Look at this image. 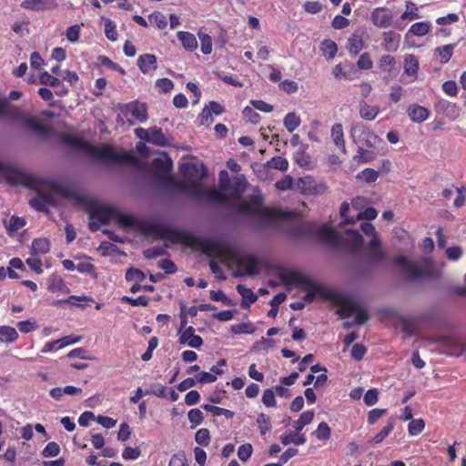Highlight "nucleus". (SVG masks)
<instances>
[{"mask_svg": "<svg viewBox=\"0 0 466 466\" xmlns=\"http://www.w3.org/2000/svg\"><path fill=\"white\" fill-rule=\"evenodd\" d=\"M364 46L363 39L359 34H352L348 41L346 48L352 55L359 54Z\"/></svg>", "mask_w": 466, "mask_h": 466, "instance_id": "c85d7f7f", "label": "nucleus"}, {"mask_svg": "<svg viewBox=\"0 0 466 466\" xmlns=\"http://www.w3.org/2000/svg\"><path fill=\"white\" fill-rule=\"evenodd\" d=\"M149 143L165 147L169 145V139L164 135L160 127H154L150 128Z\"/></svg>", "mask_w": 466, "mask_h": 466, "instance_id": "cd10ccee", "label": "nucleus"}, {"mask_svg": "<svg viewBox=\"0 0 466 466\" xmlns=\"http://www.w3.org/2000/svg\"><path fill=\"white\" fill-rule=\"evenodd\" d=\"M379 114L378 106H372L366 102L360 104V116L362 119L371 121L374 120Z\"/></svg>", "mask_w": 466, "mask_h": 466, "instance_id": "2f4dec72", "label": "nucleus"}, {"mask_svg": "<svg viewBox=\"0 0 466 466\" xmlns=\"http://www.w3.org/2000/svg\"><path fill=\"white\" fill-rule=\"evenodd\" d=\"M203 409L206 410L207 411L214 413L217 416L224 415L228 419H230L234 416V412L232 410L210 404L203 405Z\"/></svg>", "mask_w": 466, "mask_h": 466, "instance_id": "de8ad7c7", "label": "nucleus"}, {"mask_svg": "<svg viewBox=\"0 0 466 466\" xmlns=\"http://www.w3.org/2000/svg\"><path fill=\"white\" fill-rule=\"evenodd\" d=\"M6 103V111L5 116H10L15 119H18L22 121L26 127H28L31 130H34L39 134L42 135H47L49 134V128L46 126H44L38 119L34 117H28V116H22L18 112L12 109L7 102V100H4ZM1 114L0 116H2Z\"/></svg>", "mask_w": 466, "mask_h": 466, "instance_id": "f8f14e48", "label": "nucleus"}, {"mask_svg": "<svg viewBox=\"0 0 466 466\" xmlns=\"http://www.w3.org/2000/svg\"><path fill=\"white\" fill-rule=\"evenodd\" d=\"M346 241L352 250L357 251L362 245V237L358 231L348 230L346 232Z\"/></svg>", "mask_w": 466, "mask_h": 466, "instance_id": "f704fd0d", "label": "nucleus"}, {"mask_svg": "<svg viewBox=\"0 0 466 466\" xmlns=\"http://www.w3.org/2000/svg\"><path fill=\"white\" fill-rule=\"evenodd\" d=\"M280 441L283 445L295 444L302 445L306 442V437L299 431L284 433L280 437Z\"/></svg>", "mask_w": 466, "mask_h": 466, "instance_id": "7c9ffc66", "label": "nucleus"}, {"mask_svg": "<svg viewBox=\"0 0 466 466\" xmlns=\"http://www.w3.org/2000/svg\"><path fill=\"white\" fill-rule=\"evenodd\" d=\"M189 422L192 424V428L200 425L203 421L204 416L199 409H192L187 413Z\"/></svg>", "mask_w": 466, "mask_h": 466, "instance_id": "864d4df0", "label": "nucleus"}, {"mask_svg": "<svg viewBox=\"0 0 466 466\" xmlns=\"http://www.w3.org/2000/svg\"><path fill=\"white\" fill-rule=\"evenodd\" d=\"M81 339L80 337L73 339L71 336L64 337L60 339H56L54 341L46 342L41 350L42 353H48L52 351H56L60 349L65 348L67 345L76 343Z\"/></svg>", "mask_w": 466, "mask_h": 466, "instance_id": "2eb2a0df", "label": "nucleus"}, {"mask_svg": "<svg viewBox=\"0 0 466 466\" xmlns=\"http://www.w3.org/2000/svg\"><path fill=\"white\" fill-rule=\"evenodd\" d=\"M299 186V190L306 195H321L327 189L323 185H316L310 177L300 179Z\"/></svg>", "mask_w": 466, "mask_h": 466, "instance_id": "dca6fc26", "label": "nucleus"}, {"mask_svg": "<svg viewBox=\"0 0 466 466\" xmlns=\"http://www.w3.org/2000/svg\"><path fill=\"white\" fill-rule=\"evenodd\" d=\"M145 278L144 272L137 268H129L126 273V279L127 281L141 282Z\"/></svg>", "mask_w": 466, "mask_h": 466, "instance_id": "052dcab7", "label": "nucleus"}, {"mask_svg": "<svg viewBox=\"0 0 466 466\" xmlns=\"http://www.w3.org/2000/svg\"><path fill=\"white\" fill-rule=\"evenodd\" d=\"M5 181L9 184H23L26 181L24 172L0 164V182Z\"/></svg>", "mask_w": 466, "mask_h": 466, "instance_id": "ddd939ff", "label": "nucleus"}, {"mask_svg": "<svg viewBox=\"0 0 466 466\" xmlns=\"http://www.w3.org/2000/svg\"><path fill=\"white\" fill-rule=\"evenodd\" d=\"M419 69V61L414 55L408 54L404 57V72L408 76H416Z\"/></svg>", "mask_w": 466, "mask_h": 466, "instance_id": "473e14b6", "label": "nucleus"}, {"mask_svg": "<svg viewBox=\"0 0 466 466\" xmlns=\"http://www.w3.org/2000/svg\"><path fill=\"white\" fill-rule=\"evenodd\" d=\"M179 342L183 345H187L194 349H198L203 344V339L200 336L195 334L193 327H187L181 333Z\"/></svg>", "mask_w": 466, "mask_h": 466, "instance_id": "4468645a", "label": "nucleus"}, {"mask_svg": "<svg viewBox=\"0 0 466 466\" xmlns=\"http://www.w3.org/2000/svg\"><path fill=\"white\" fill-rule=\"evenodd\" d=\"M149 21L152 25H156L158 29H165L167 25L166 16L159 13L155 12L149 15Z\"/></svg>", "mask_w": 466, "mask_h": 466, "instance_id": "8fccbe9b", "label": "nucleus"}, {"mask_svg": "<svg viewBox=\"0 0 466 466\" xmlns=\"http://www.w3.org/2000/svg\"><path fill=\"white\" fill-rule=\"evenodd\" d=\"M237 210L240 214L249 217H258L264 220H270L276 216L274 212L261 207L256 201L241 200L238 204Z\"/></svg>", "mask_w": 466, "mask_h": 466, "instance_id": "9d476101", "label": "nucleus"}, {"mask_svg": "<svg viewBox=\"0 0 466 466\" xmlns=\"http://www.w3.org/2000/svg\"><path fill=\"white\" fill-rule=\"evenodd\" d=\"M358 179H363L367 183H372L379 177V172L372 168H365L356 177Z\"/></svg>", "mask_w": 466, "mask_h": 466, "instance_id": "603ef678", "label": "nucleus"}, {"mask_svg": "<svg viewBox=\"0 0 466 466\" xmlns=\"http://www.w3.org/2000/svg\"><path fill=\"white\" fill-rule=\"evenodd\" d=\"M278 275L286 285L305 286L309 289L303 299L305 303L312 302L317 297L321 299L327 298V291L322 286L311 282L306 276L299 272L286 268H279Z\"/></svg>", "mask_w": 466, "mask_h": 466, "instance_id": "20e7f679", "label": "nucleus"}, {"mask_svg": "<svg viewBox=\"0 0 466 466\" xmlns=\"http://www.w3.org/2000/svg\"><path fill=\"white\" fill-rule=\"evenodd\" d=\"M319 236L324 241L333 246H339L341 241L339 234L335 229L327 226H321L319 228Z\"/></svg>", "mask_w": 466, "mask_h": 466, "instance_id": "6ab92c4d", "label": "nucleus"}, {"mask_svg": "<svg viewBox=\"0 0 466 466\" xmlns=\"http://www.w3.org/2000/svg\"><path fill=\"white\" fill-rule=\"evenodd\" d=\"M350 137L358 147V153L363 156L366 149L375 150L379 143L382 142L374 132L362 123L351 126Z\"/></svg>", "mask_w": 466, "mask_h": 466, "instance_id": "39448f33", "label": "nucleus"}, {"mask_svg": "<svg viewBox=\"0 0 466 466\" xmlns=\"http://www.w3.org/2000/svg\"><path fill=\"white\" fill-rule=\"evenodd\" d=\"M337 313L340 316V318H349L352 315H355V320L352 322L346 321L344 322V327L349 328L353 324H363L368 319L369 315L367 311L360 307L358 303L354 301H347L345 302L337 311Z\"/></svg>", "mask_w": 466, "mask_h": 466, "instance_id": "1a4fd4ad", "label": "nucleus"}, {"mask_svg": "<svg viewBox=\"0 0 466 466\" xmlns=\"http://www.w3.org/2000/svg\"><path fill=\"white\" fill-rule=\"evenodd\" d=\"M205 177L204 167H198V173L191 178L190 185L197 186L199 189L198 194H187L196 200L218 204L228 205V192L231 188V182L226 170L219 173L218 188H206L203 187L201 180Z\"/></svg>", "mask_w": 466, "mask_h": 466, "instance_id": "f03ea898", "label": "nucleus"}, {"mask_svg": "<svg viewBox=\"0 0 466 466\" xmlns=\"http://www.w3.org/2000/svg\"><path fill=\"white\" fill-rule=\"evenodd\" d=\"M313 410H306L303 413H301L299 420H297L293 424L295 431L300 432L305 426H307L313 420Z\"/></svg>", "mask_w": 466, "mask_h": 466, "instance_id": "4c0bfd02", "label": "nucleus"}, {"mask_svg": "<svg viewBox=\"0 0 466 466\" xmlns=\"http://www.w3.org/2000/svg\"><path fill=\"white\" fill-rule=\"evenodd\" d=\"M255 329V326L250 322L238 323L231 326V331L235 334H252Z\"/></svg>", "mask_w": 466, "mask_h": 466, "instance_id": "49530a36", "label": "nucleus"}, {"mask_svg": "<svg viewBox=\"0 0 466 466\" xmlns=\"http://www.w3.org/2000/svg\"><path fill=\"white\" fill-rule=\"evenodd\" d=\"M137 66L143 74H147L157 68V57L151 54L142 55L137 59Z\"/></svg>", "mask_w": 466, "mask_h": 466, "instance_id": "4be33fe9", "label": "nucleus"}, {"mask_svg": "<svg viewBox=\"0 0 466 466\" xmlns=\"http://www.w3.org/2000/svg\"><path fill=\"white\" fill-rule=\"evenodd\" d=\"M393 428V421L389 420L387 424L382 428V430L373 437L372 441L374 443H380L390 434Z\"/></svg>", "mask_w": 466, "mask_h": 466, "instance_id": "13d9d810", "label": "nucleus"}, {"mask_svg": "<svg viewBox=\"0 0 466 466\" xmlns=\"http://www.w3.org/2000/svg\"><path fill=\"white\" fill-rule=\"evenodd\" d=\"M267 166L274 169L286 171L289 167V162L282 157H274L267 162Z\"/></svg>", "mask_w": 466, "mask_h": 466, "instance_id": "a18cd8bd", "label": "nucleus"}, {"mask_svg": "<svg viewBox=\"0 0 466 466\" xmlns=\"http://www.w3.org/2000/svg\"><path fill=\"white\" fill-rule=\"evenodd\" d=\"M50 250V243L47 238H36L32 243V253L36 254H46Z\"/></svg>", "mask_w": 466, "mask_h": 466, "instance_id": "ea45409f", "label": "nucleus"}, {"mask_svg": "<svg viewBox=\"0 0 466 466\" xmlns=\"http://www.w3.org/2000/svg\"><path fill=\"white\" fill-rule=\"evenodd\" d=\"M198 37L201 44V52L204 55H209L212 51V40L209 35L205 33H198Z\"/></svg>", "mask_w": 466, "mask_h": 466, "instance_id": "3c124183", "label": "nucleus"}, {"mask_svg": "<svg viewBox=\"0 0 466 466\" xmlns=\"http://www.w3.org/2000/svg\"><path fill=\"white\" fill-rule=\"evenodd\" d=\"M430 112L427 108L417 104L411 105L408 108V116L411 121L421 123L429 117Z\"/></svg>", "mask_w": 466, "mask_h": 466, "instance_id": "5701e85b", "label": "nucleus"}, {"mask_svg": "<svg viewBox=\"0 0 466 466\" xmlns=\"http://www.w3.org/2000/svg\"><path fill=\"white\" fill-rule=\"evenodd\" d=\"M243 116H244V118L252 123V124H257L259 122L260 120V116L259 114H258L252 107L250 106H246L244 109H243Z\"/></svg>", "mask_w": 466, "mask_h": 466, "instance_id": "69168bd1", "label": "nucleus"}, {"mask_svg": "<svg viewBox=\"0 0 466 466\" xmlns=\"http://www.w3.org/2000/svg\"><path fill=\"white\" fill-rule=\"evenodd\" d=\"M52 203V198L48 195H45L42 192H38L37 195L29 200L31 208L37 211H44L47 208V206Z\"/></svg>", "mask_w": 466, "mask_h": 466, "instance_id": "393cba45", "label": "nucleus"}, {"mask_svg": "<svg viewBox=\"0 0 466 466\" xmlns=\"http://www.w3.org/2000/svg\"><path fill=\"white\" fill-rule=\"evenodd\" d=\"M39 80L41 84L46 86H50L53 87L60 86V80L57 77L53 76L48 72L42 73Z\"/></svg>", "mask_w": 466, "mask_h": 466, "instance_id": "680f3d73", "label": "nucleus"}, {"mask_svg": "<svg viewBox=\"0 0 466 466\" xmlns=\"http://www.w3.org/2000/svg\"><path fill=\"white\" fill-rule=\"evenodd\" d=\"M209 439V431L208 429L202 428L196 432L195 441L202 446L208 445Z\"/></svg>", "mask_w": 466, "mask_h": 466, "instance_id": "e2e57ef3", "label": "nucleus"}, {"mask_svg": "<svg viewBox=\"0 0 466 466\" xmlns=\"http://www.w3.org/2000/svg\"><path fill=\"white\" fill-rule=\"evenodd\" d=\"M52 0H24L21 7L31 11H43L52 7Z\"/></svg>", "mask_w": 466, "mask_h": 466, "instance_id": "b1692460", "label": "nucleus"}, {"mask_svg": "<svg viewBox=\"0 0 466 466\" xmlns=\"http://www.w3.org/2000/svg\"><path fill=\"white\" fill-rule=\"evenodd\" d=\"M178 40L181 42L182 46L188 51H194L198 47V41L196 36L189 33L179 31L177 34Z\"/></svg>", "mask_w": 466, "mask_h": 466, "instance_id": "bb28decb", "label": "nucleus"}, {"mask_svg": "<svg viewBox=\"0 0 466 466\" xmlns=\"http://www.w3.org/2000/svg\"><path fill=\"white\" fill-rule=\"evenodd\" d=\"M252 452V445L250 443H245L238 447V457L241 461L245 462L251 457Z\"/></svg>", "mask_w": 466, "mask_h": 466, "instance_id": "bf43d9fd", "label": "nucleus"}, {"mask_svg": "<svg viewBox=\"0 0 466 466\" xmlns=\"http://www.w3.org/2000/svg\"><path fill=\"white\" fill-rule=\"evenodd\" d=\"M395 263L401 267L411 279L434 277L432 264L428 258L410 260L406 257L399 256L395 258Z\"/></svg>", "mask_w": 466, "mask_h": 466, "instance_id": "423d86ee", "label": "nucleus"}, {"mask_svg": "<svg viewBox=\"0 0 466 466\" xmlns=\"http://www.w3.org/2000/svg\"><path fill=\"white\" fill-rule=\"evenodd\" d=\"M238 292L242 297L241 307L248 308L251 304L255 303L258 299V296L250 289L246 288L244 285L237 286Z\"/></svg>", "mask_w": 466, "mask_h": 466, "instance_id": "a878e982", "label": "nucleus"}, {"mask_svg": "<svg viewBox=\"0 0 466 466\" xmlns=\"http://www.w3.org/2000/svg\"><path fill=\"white\" fill-rule=\"evenodd\" d=\"M321 49L325 56L329 59H332L338 51V46L334 41L326 39L322 42Z\"/></svg>", "mask_w": 466, "mask_h": 466, "instance_id": "c03bdc74", "label": "nucleus"}, {"mask_svg": "<svg viewBox=\"0 0 466 466\" xmlns=\"http://www.w3.org/2000/svg\"><path fill=\"white\" fill-rule=\"evenodd\" d=\"M333 75L336 78L343 77L348 80H353L357 77V72L353 67L349 71H345L341 65L335 66Z\"/></svg>", "mask_w": 466, "mask_h": 466, "instance_id": "79ce46f5", "label": "nucleus"}, {"mask_svg": "<svg viewBox=\"0 0 466 466\" xmlns=\"http://www.w3.org/2000/svg\"><path fill=\"white\" fill-rule=\"evenodd\" d=\"M61 140L64 144L84 151L101 163H116L128 158L127 154L117 153L112 146L107 144L94 146L80 137L67 134L63 135Z\"/></svg>", "mask_w": 466, "mask_h": 466, "instance_id": "7ed1b4c3", "label": "nucleus"}, {"mask_svg": "<svg viewBox=\"0 0 466 466\" xmlns=\"http://www.w3.org/2000/svg\"><path fill=\"white\" fill-rule=\"evenodd\" d=\"M318 440L326 441L330 438V428L328 423L322 421L319 424L317 430L313 432Z\"/></svg>", "mask_w": 466, "mask_h": 466, "instance_id": "09e8293b", "label": "nucleus"}, {"mask_svg": "<svg viewBox=\"0 0 466 466\" xmlns=\"http://www.w3.org/2000/svg\"><path fill=\"white\" fill-rule=\"evenodd\" d=\"M4 223L5 224L6 229L9 233H15L20 230L26 224L25 219L24 218H20L17 216H12L9 218L8 222L5 220Z\"/></svg>", "mask_w": 466, "mask_h": 466, "instance_id": "e433bc0d", "label": "nucleus"}, {"mask_svg": "<svg viewBox=\"0 0 466 466\" xmlns=\"http://www.w3.org/2000/svg\"><path fill=\"white\" fill-rule=\"evenodd\" d=\"M301 123L300 117L293 112L288 113L284 117L283 124L286 129L292 133Z\"/></svg>", "mask_w": 466, "mask_h": 466, "instance_id": "58836bf2", "label": "nucleus"}, {"mask_svg": "<svg viewBox=\"0 0 466 466\" xmlns=\"http://www.w3.org/2000/svg\"><path fill=\"white\" fill-rule=\"evenodd\" d=\"M18 338L16 329L10 326L0 327V342L3 343H13Z\"/></svg>", "mask_w": 466, "mask_h": 466, "instance_id": "72a5a7b5", "label": "nucleus"}, {"mask_svg": "<svg viewBox=\"0 0 466 466\" xmlns=\"http://www.w3.org/2000/svg\"><path fill=\"white\" fill-rule=\"evenodd\" d=\"M168 466H187L186 455L182 452L174 454L169 461Z\"/></svg>", "mask_w": 466, "mask_h": 466, "instance_id": "774afa93", "label": "nucleus"}, {"mask_svg": "<svg viewBox=\"0 0 466 466\" xmlns=\"http://www.w3.org/2000/svg\"><path fill=\"white\" fill-rule=\"evenodd\" d=\"M331 139L334 145L340 150L342 153H346V145L344 139V131L343 127L340 123H336L331 127Z\"/></svg>", "mask_w": 466, "mask_h": 466, "instance_id": "412c9836", "label": "nucleus"}, {"mask_svg": "<svg viewBox=\"0 0 466 466\" xmlns=\"http://www.w3.org/2000/svg\"><path fill=\"white\" fill-rule=\"evenodd\" d=\"M152 171L157 180L163 186L171 190L183 192L186 194H198L199 189L197 186L190 185L191 178L198 173V166L194 163H185L181 167L183 180H177L171 175L172 160L165 154L155 158L151 164Z\"/></svg>", "mask_w": 466, "mask_h": 466, "instance_id": "f257e3e1", "label": "nucleus"}, {"mask_svg": "<svg viewBox=\"0 0 466 466\" xmlns=\"http://www.w3.org/2000/svg\"><path fill=\"white\" fill-rule=\"evenodd\" d=\"M361 231L367 236H371V239L365 248L366 259L370 262L380 261L383 258V252L375 228L370 223L365 222L361 224Z\"/></svg>", "mask_w": 466, "mask_h": 466, "instance_id": "0eeeda50", "label": "nucleus"}, {"mask_svg": "<svg viewBox=\"0 0 466 466\" xmlns=\"http://www.w3.org/2000/svg\"><path fill=\"white\" fill-rule=\"evenodd\" d=\"M246 189V180L244 177H237L234 178L233 182L231 183V188L228 192V205H230L233 201L238 200L239 198V196L245 191Z\"/></svg>", "mask_w": 466, "mask_h": 466, "instance_id": "f3484780", "label": "nucleus"}, {"mask_svg": "<svg viewBox=\"0 0 466 466\" xmlns=\"http://www.w3.org/2000/svg\"><path fill=\"white\" fill-rule=\"evenodd\" d=\"M357 66L360 69L369 70L373 67V62L368 53H363L358 59Z\"/></svg>", "mask_w": 466, "mask_h": 466, "instance_id": "338daca9", "label": "nucleus"}, {"mask_svg": "<svg viewBox=\"0 0 466 466\" xmlns=\"http://www.w3.org/2000/svg\"><path fill=\"white\" fill-rule=\"evenodd\" d=\"M454 46V45H445L443 46L435 48V53L438 54V56L441 57V62L442 64L447 63L451 59L453 54Z\"/></svg>", "mask_w": 466, "mask_h": 466, "instance_id": "37998d69", "label": "nucleus"}, {"mask_svg": "<svg viewBox=\"0 0 466 466\" xmlns=\"http://www.w3.org/2000/svg\"><path fill=\"white\" fill-rule=\"evenodd\" d=\"M431 28V23L430 22H418L413 24L410 29L409 34L416 36H423L427 35Z\"/></svg>", "mask_w": 466, "mask_h": 466, "instance_id": "c9c22d12", "label": "nucleus"}, {"mask_svg": "<svg viewBox=\"0 0 466 466\" xmlns=\"http://www.w3.org/2000/svg\"><path fill=\"white\" fill-rule=\"evenodd\" d=\"M239 268L245 275H255L259 272L258 262L253 257H243L238 262Z\"/></svg>", "mask_w": 466, "mask_h": 466, "instance_id": "aec40b11", "label": "nucleus"}, {"mask_svg": "<svg viewBox=\"0 0 466 466\" xmlns=\"http://www.w3.org/2000/svg\"><path fill=\"white\" fill-rule=\"evenodd\" d=\"M116 215V209L109 207H100L90 213V229L96 231L100 225H107Z\"/></svg>", "mask_w": 466, "mask_h": 466, "instance_id": "9b49d317", "label": "nucleus"}, {"mask_svg": "<svg viewBox=\"0 0 466 466\" xmlns=\"http://www.w3.org/2000/svg\"><path fill=\"white\" fill-rule=\"evenodd\" d=\"M370 21L379 28H389L390 26L402 30L404 25L396 21L394 22V15L392 11L385 6L376 7L370 13Z\"/></svg>", "mask_w": 466, "mask_h": 466, "instance_id": "6e6552de", "label": "nucleus"}, {"mask_svg": "<svg viewBox=\"0 0 466 466\" xmlns=\"http://www.w3.org/2000/svg\"><path fill=\"white\" fill-rule=\"evenodd\" d=\"M127 112L130 113L131 116L140 122H144L147 119V106L144 103L131 102L126 106Z\"/></svg>", "mask_w": 466, "mask_h": 466, "instance_id": "a211bd4d", "label": "nucleus"}, {"mask_svg": "<svg viewBox=\"0 0 466 466\" xmlns=\"http://www.w3.org/2000/svg\"><path fill=\"white\" fill-rule=\"evenodd\" d=\"M60 453V446L55 442H48L47 445L44 448L42 451V456L44 458H51L56 457Z\"/></svg>", "mask_w": 466, "mask_h": 466, "instance_id": "4d7b16f0", "label": "nucleus"}, {"mask_svg": "<svg viewBox=\"0 0 466 466\" xmlns=\"http://www.w3.org/2000/svg\"><path fill=\"white\" fill-rule=\"evenodd\" d=\"M420 15L418 14V6L413 2L408 1L406 2V10L401 14V20H409L412 21L420 18Z\"/></svg>", "mask_w": 466, "mask_h": 466, "instance_id": "a19ab883", "label": "nucleus"}, {"mask_svg": "<svg viewBox=\"0 0 466 466\" xmlns=\"http://www.w3.org/2000/svg\"><path fill=\"white\" fill-rule=\"evenodd\" d=\"M425 423L422 419L411 420L408 426V431L410 435L416 436L423 431Z\"/></svg>", "mask_w": 466, "mask_h": 466, "instance_id": "5fc2aeb1", "label": "nucleus"}, {"mask_svg": "<svg viewBox=\"0 0 466 466\" xmlns=\"http://www.w3.org/2000/svg\"><path fill=\"white\" fill-rule=\"evenodd\" d=\"M257 423L258 424L259 432L261 435H265L267 432L271 431L269 418L266 414L260 413L258 416Z\"/></svg>", "mask_w": 466, "mask_h": 466, "instance_id": "6e6d98bb", "label": "nucleus"}, {"mask_svg": "<svg viewBox=\"0 0 466 466\" xmlns=\"http://www.w3.org/2000/svg\"><path fill=\"white\" fill-rule=\"evenodd\" d=\"M383 36V46L388 51H396L399 47L400 43V35L388 31L382 34Z\"/></svg>", "mask_w": 466, "mask_h": 466, "instance_id": "c756f323", "label": "nucleus"}, {"mask_svg": "<svg viewBox=\"0 0 466 466\" xmlns=\"http://www.w3.org/2000/svg\"><path fill=\"white\" fill-rule=\"evenodd\" d=\"M105 34L106 36L111 41H116L117 39L116 25L109 19H107L105 24Z\"/></svg>", "mask_w": 466, "mask_h": 466, "instance_id": "0e129e2a", "label": "nucleus"}]
</instances>
